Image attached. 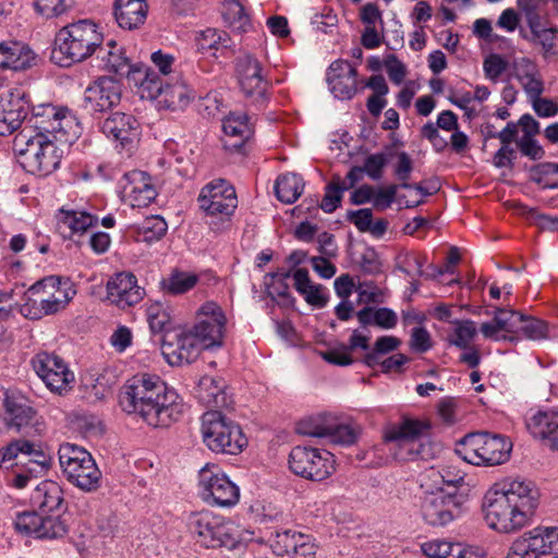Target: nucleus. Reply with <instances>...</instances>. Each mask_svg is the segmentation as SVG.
Masks as SVG:
<instances>
[{
	"label": "nucleus",
	"mask_w": 558,
	"mask_h": 558,
	"mask_svg": "<svg viewBox=\"0 0 558 558\" xmlns=\"http://www.w3.org/2000/svg\"><path fill=\"white\" fill-rule=\"evenodd\" d=\"M539 505V492L530 481L505 478L492 485L483 497L486 525L499 534H515L529 526Z\"/></svg>",
	"instance_id": "obj_1"
},
{
	"label": "nucleus",
	"mask_w": 558,
	"mask_h": 558,
	"mask_svg": "<svg viewBox=\"0 0 558 558\" xmlns=\"http://www.w3.org/2000/svg\"><path fill=\"white\" fill-rule=\"evenodd\" d=\"M75 294L69 279L48 276L27 289L20 313L28 319H40L64 310Z\"/></svg>",
	"instance_id": "obj_2"
},
{
	"label": "nucleus",
	"mask_w": 558,
	"mask_h": 558,
	"mask_svg": "<svg viewBox=\"0 0 558 558\" xmlns=\"http://www.w3.org/2000/svg\"><path fill=\"white\" fill-rule=\"evenodd\" d=\"M48 134L22 129L14 136L13 150L23 169L40 177L49 175L60 166L62 154Z\"/></svg>",
	"instance_id": "obj_3"
},
{
	"label": "nucleus",
	"mask_w": 558,
	"mask_h": 558,
	"mask_svg": "<svg viewBox=\"0 0 558 558\" xmlns=\"http://www.w3.org/2000/svg\"><path fill=\"white\" fill-rule=\"evenodd\" d=\"M102 41L104 36L98 25L90 20H81L63 26L57 33L53 58L60 53L58 62L62 66H68L89 58Z\"/></svg>",
	"instance_id": "obj_4"
},
{
	"label": "nucleus",
	"mask_w": 558,
	"mask_h": 558,
	"mask_svg": "<svg viewBox=\"0 0 558 558\" xmlns=\"http://www.w3.org/2000/svg\"><path fill=\"white\" fill-rule=\"evenodd\" d=\"M187 527L195 542L204 548L233 549L241 542L239 526L230 519L210 510L192 513Z\"/></svg>",
	"instance_id": "obj_5"
},
{
	"label": "nucleus",
	"mask_w": 558,
	"mask_h": 558,
	"mask_svg": "<svg viewBox=\"0 0 558 558\" xmlns=\"http://www.w3.org/2000/svg\"><path fill=\"white\" fill-rule=\"evenodd\" d=\"M512 450L511 440L502 435L472 433L456 444L454 452L473 465H499L507 462Z\"/></svg>",
	"instance_id": "obj_6"
},
{
	"label": "nucleus",
	"mask_w": 558,
	"mask_h": 558,
	"mask_svg": "<svg viewBox=\"0 0 558 558\" xmlns=\"http://www.w3.org/2000/svg\"><path fill=\"white\" fill-rule=\"evenodd\" d=\"M60 469L66 481L84 493L96 492L102 474L93 456L83 447L65 442L58 450Z\"/></svg>",
	"instance_id": "obj_7"
},
{
	"label": "nucleus",
	"mask_w": 558,
	"mask_h": 558,
	"mask_svg": "<svg viewBox=\"0 0 558 558\" xmlns=\"http://www.w3.org/2000/svg\"><path fill=\"white\" fill-rule=\"evenodd\" d=\"M432 422L427 417L404 416L402 421L391 426L385 433V440L395 444L396 459L401 461L426 459V444L423 439L429 436Z\"/></svg>",
	"instance_id": "obj_8"
},
{
	"label": "nucleus",
	"mask_w": 558,
	"mask_h": 558,
	"mask_svg": "<svg viewBox=\"0 0 558 558\" xmlns=\"http://www.w3.org/2000/svg\"><path fill=\"white\" fill-rule=\"evenodd\" d=\"M202 436L207 448L217 453L238 454L247 445L241 427L217 410L203 414Z\"/></svg>",
	"instance_id": "obj_9"
},
{
	"label": "nucleus",
	"mask_w": 558,
	"mask_h": 558,
	"mask_svg": "<svg viewBox=\"0 0 558 558\" xmlns=\"http://www.w3.org/2000/svg\"><path fill=\"white\" fill-rule=\"evenodd\" d=\"M155 396H150L135 416L155 428L169 427L183 414L184 404L179 393L165 381L157 384Z\"/></svg>",
	"instance_id": "obj_10"
},
{
	"label": "nucleus",
	"mask_w": 558,
	"mask_h": 558,
	"mask_svg": "<svg viewBox=\"0 0 558 558\" xmlns=\"http://www.w3.org/2000/svg\"><path fill=\"white\" fill-rule=\"evenodd\" d=\"M198 494L207 505L232 508L240 500V488L217 464L207 463L198 471Z\"/></svg>",
	"instance_id": "obj_11"
},
{
	"label": "nucleus",
	"mask_w": 558,
	"mask_h": 558,
	"mask_svg": "<svg viewBox=\"0 0 558 558\" xmlns=\"http://www.w3.org/2000/svg\"><path fill=\"white\" fill-rule=\"evenodd\" d=\"M290 471L304 480L322 482L336 472V460L331 452L308 446H295L289 453Z\"/></svg>",
	"instance_id": "obj_12"
},
{
	"label": "nucleus",
	"mask_w": 558,
	"mask_h": 558,
	"mask_svg": "<svg viewBox=\"0 0 558 558\" xmlns=\"http://www.w3.org/2000/svg\"><path fill=\"white\" fill-rule=\"evenodd\" d=\"M506 558H558V525L539 524L510 545Z\"/></svg>",
	"instance_id": "obj_13"
},
{
	"label": "nucleus",
	"mask_w": 558,
	"mask_h": 558,
	"mask_svg": "<svg viewBox=\"0 0 558 558\" xmlns=\"http://www.w3.org/2000/svg\"><path fill=\"white\" fill-rule=\"evenodd\" d=\"M1 421H3L1 432L7 428L25 434L31 439H40L47 432L44 417L39 415L31 401L22 396L11 395Z\"/></svg>",
	"instance_id": "obj_14"
},
{
	"label": "nucleus",
	"mask_w": 558,
	"mask_h": 558,
	"mask_svg": "<svg viewBox=\"0 0 558 558\" xmlns=\"http://www.w3.org/2000/svg\"><path fill=\"white\" fill-rule=\"evenodd\" d=\"M33 369L53 393L64 395L72 389L74 373L66 362L53 352L41 351L31 361Z\"/></svg>",
	"instance_id": "obj_15"
},
{
	"label": "nucleus",
	"mask_w": 558,
	"mask_h": 558,
	"mask_svg": "<svg viewBox=\"0 0 558 558\" xmlns=\"http://www.w3.org/2000/svg\"><path fill=\"white\" fill-rule=\"evenodd\" d=\"M226 326L227 317L221 306L207 301L196 311L195 324L190 328L205 347L211 349L223 344Z\"/></svg>",
	"instance_id": "obj_16"
},
{
	"label": "nucleus",
	"mask_w": 558,
	"mask_h": 558,
	"mask_svg": "<svg viewBox=\"0 0 558 558\" xmlns=\"http://www.w3.org/2000/svg\"><path fill=\"white\" fill-rule=\"evenodd\" d=\"M198 204L208 216L230 218L238 207L235 189L223 179L213 180L202 189Z\"/></svg>",
	"instance_id": "obj_17"
},
{
	"label": "nucleus",
	"mask_w": 558,
	"mask_h": 558,
	"mask_svg": "<svg viewBox=\"0 0 558 558\" xmlns=\"http://www.w3.org/2000/svg\"><path fill=\"white\" fill-rule=\"evenodd\" d=\"M420 509L423 520L432 526H444L461 512L458 495L444 488L426 492L421 499Z\"/></svg>",
	"instance_id": "obj_18"
},
{
	"label": "nucleus",
	"mask_w": 558,
	"mask_h": 558,
	"mask_svg": "<svg viewBox=\"0 0 558 558\" xmlns=\"http://www.w3.org/2000/svg\"><path fill=\"white\" fill-rule=\"evenodd\" d=\"M163 380L156 374L137 373L129 378L122 386L119 395V404L128 413L136 415L150 396H155L157 384Z\"/></svg>",
	"instance_id": "obj_19"
},
{
	"label": "nucleus",
	"mask_w": 558,
	"mask_h": 558,
	"mask_svg": "<svg viewBox=\"0 0 558 558\" xmlns=\"http://www.w3.org/2000/svg\"><path fill=\"white\" fill-rule=\"evenodd\" d=\"M75 126V119L68 109L57 108L52 105L43 106L27 120L22 129L34 130L35 133L48 134L50 137L60 140L70 135Z\"/></svg>",
	"instance_id": "obj_20"
},
{
	"label": "nucleus",
	"mask_w": 558,
	"mask_h": 558,
	"mask_svg": "<svg viewBox=\"0 0 558 558\" xmlns=\"http://www.w3.org/2000/svg\"><path fill=\"white\" fill-rule=\"evenodd\" d=\"M28 112V100L25 92L11 88L0 95V135L8 136L22 130Z\"/></svg>",
	"instance_id": "obj_21"
},
{
	"label": "nucleus",
	"mask_w": 558,
	"mask_h": 558,
	"mask_svg": "<svg viewBox=\"0 0 558 558\" xmlns=\"http://www.w3.org/2000/svg\"><path fill=\"white\" fill-rule=\"evenodd\" d=\"M107 300L114 306L125 310L138 304L145 291L138 286L132 272L121 271L109 278L106 284Z\"/></svg>",
	"instance_id": "obj_22"
},
{
	"label": "nucleus",
	"mask_w": 558,
	"mask_h": 558,
	"mask_svg": "<svg viewBox=\"0 0 558 558\" xmlns=\"http://www.w3.org/2000/svg\"><path fill=\"white\" fill-rule=\"evenodd\" d=\"M20 454L28 457L31 462L41 468L50 465L51 458L47 453V446L40 439L20 438L0 449V468H12Z\"/></svg>",
	"instance_id": "obj_23"
},
{
	"label": "nucleus",
	"mask_w": 558,
	"mask_h": 558,
	"mask_svg": "<svg viewBox=\"0 0 558 558\" xmlns=\"http://www.w3.org/2000/svg\"><path fill=\"white\" fill-rule=\"evenodd\" d=\"M101 131L112 138L121 149L131 153L140 140V123L132 114L114 112L101 124Z\"/></svg>",
	"instance_id": "obj_24"
},
{
	"label": "nucleus",
	"mask_w": 558,
	"mask_h": 558,
	"mask_svg": "<svg viewBox=\"0 0 558 558\" xmlns=\"http://www.w3.org/2000/svg\"><path fill=\"white\" fill-rule=\"evenodd\" d=\"M121 94L122 88L118 81L101 76L85 89V109L90 112L110 110L120 102Z\"/></svg>",
	"instance_id": "obj_25"
},
{
	"label": "nucleus",
	"mask_w": 558,
	"mask_h": 558,
	"mask_svg": "<svg viewBox=\"0 0 558 558\" xmlns=\"http://www.w3.org/2000/svg\"><path fill=\"white\" fill-rule=\"evenodd\" d=\"M236 73L239 84L246 97L254 101L263 100L268 90V81L263 75L259 61L252 56L238 59Z\"/></svg>",
	"instance_id": "obj_26"
},
{
	"label": "nucleus",
	"mask_w": 558,
	"mask_h": 558,
	"mask_svg": "<svg viewBox=\"0 0 558 558\" xmlns=\"http://www.w3.org/2000/svg\"><path fill=\"white\" fill-rule=\"evenodd\" d=\"M207 349L208 347H205L191 328L178 333L175 343L163 342V354L171 365L190 364L199 356L203 350Z\"/></svg>",
	"instance_id": "obj_27"
},
{
	"label": "nucleus",
	"mask_w": 558,
	"mask_h": 558,
	"mask_svg": "<svg viewBox=\"0 0 558 558\" xmlns=\"http://www.w3.org/2000/svg\"><path fill=\"white\" fill-rule=\"evenodd\" d=\"M525 426L534 438L545 441L550 449L558 451V408L529 414Z\"/></svg>",
	"instance_id": "obj_28"
},
{
	"label": "nucleus",
	"mask_w": 558,
	"mask_h": 558,
	"mask_svg": "<svg viewBox=\"0 0 558 558\" xmlns=\"http://www.w3.org/2000/svg\"><path fill=\"white\" fill-rule=\"evenodd\" d=\"M97 59L99 60V68L105 72L112 73L119 76H131L133 70L138 64H133L126 56L125 50L114 40H109L98 48Z\"/></svg>",
	"instance_id": "obj_29"
},
{
	"label": "nucleus",
	"mask_w": 558,
	"mask_h": 558,
	"mask_svg": "<svg viewBox=\"0 0 558 558\" xmlns=\"http://www.w3.org/2000/svg\"><path fill=\"white\" fill-rule=\"evenodd\" d=\"M124 195L132 207H147L157 196L150 177L140 170H133L124 175Z\"/></svg>",
	"instance_id": "obj_30"
},
{
	"label": "nucleus",
	"mask_w": 558,
	"mask_h": 558,
	"mask_svg": "<svg viewBox=\"0 0 558 558\" xmlns=\"http://www.w3.org/2000/svg\"><path fill=\"white\" fill-rule=\"evenodd\" d=\"M226 136L225 147L230 150H239L252 136L253 130L245 113L231 112L222 122Z\"/></svg>",
	"instance_id": "obj_31"
},
{
	"label": "nucleus",
	"mask_w": 558,
	"mask_h": 558,
	"mask_svg": "<svg viewBox=\"0 0 558 558\" xmlns=\"http://www.w3.org/2000/svg\"><path fill=\"white\" fill-rule=\"evenodd\" d=\"M513 75L529 97L541 96L544 81L538 65L530 58L522 57L513 63Z\"/></svg>",
	"instance_id": "obj_32"
},
{
	"label": "nucleus",
	"mask_w": 558,
	"mask_h": 558,
	"mask_svg": "<svg viewBox=\"0 0 558 558\" xmlns=\"http://www.w3.org/2000/svg\"><path fill=\"white\" fill-rule=\"evenodd\" d=\"M35 61L34 52L19 41L0 43V68L22 71L31 68Z\"/></svg>",
	"instance_id": "obj_33"
},
{
	"label": "nucleus",
	"mask_w": 558,
	"mask_h": 558,
	"mask_svg": "<svg viewBox=\"0 0 558 558\" xmlns=\"http://www.w3.org/2000/svg\"><path fill=\"white\" fill-rule=\"evenodd\" d=\"M148 12L146 0H116L114 16L120 27L136 29L144 24Z\"/></svg>",
	"instance_id": "obj_34"
},
{
	"label": "nucleus",
	"mask_w": 558,
	"mask_h": 558,
	"mask_svg": "<svg viewBox=\"0 0 558 558\" xmlns=\"http://www.w3.org/2000/svg\"><path fill=\"white\" fill-rule=\"evenodd\" d=\"M129 82L137 87L141 98L149 100L160 99L165 87L159 74L144 64L133 70Z\"/></svg>",
	"instance_id": "obj_35"
},
{
	"label": "nucleus",
	"mask_w": 558,
	"mask_h": 558,
	"mask_svg": "<svg viewBox=\"0 0 558 558\" xmlns=\"http://www.w3.org/2000/svg\"><path fill=\"white\" fill-rule=\"evenodd\" d=\"M58 227L61 231L68 230V235H82L89 228L98 223V217L81 209L61 208L57 215Z\"/></svg>",
	"instance_id": "obj_36"
},
{
	"label": "nucleus",
	"mask_w": 558,
	"mask_h": 558,
	"mask_svg": "<svg viewBox=\"0 0 558 558\" xmlns=\"http://www.w3.org/2000/svg\"><path fill=\"white\" fill-rule=\"evenodd\" d=\"M293 286L295 290L304 298V300L315 307H324L328 302L326 288L322 284L314 283L308 270L305 268H296L292 271Z\"/></svg>",
	"instance_id": "obj_37"
},
{
	"label": "nucleus",
	"mask_w": 558,
	"mask_h": 558,
	"mask_svg": "<svg viewBox=\"0 0 558 558\" xmlns=\"http://www.w3.org/2000/svg\"><path fill=\"white\" fill-rule=\"evenodd\" d=\"M195 393L198 401L208 408L220 409L229 404L222 379L203 376Z\"/></svg>",
	"instance_id": "obj_38"
},
{
	"label": "nucleus",
	"mask_w": 558,
	"mask_h": 558,
	"mask_svg": "<svg viewBox=\"0 0 558 558\" xmlns=\"http://www.w3.org/2000/svg\"><path fill=\"white\" fill-rule=\"evenodd\" d=\"M64 501L63 489L54 481L41 482L32 495V502L43 512L58 510Z\"/></svg>",
	"instance_id": "obj_39"
},
{
	"label": "nucleus",
	"mask_w": 558,
	"mask_h": 558,
	"mask_svg": "<svg viewBox=\"0 0 558 558\" xmlns=\"http://www.w3.org/2000/svg\"><path fill=\"white\" fill-rule=\"evenodd\" d=\"M421 548L428 558H480L472 548L441 539L425 542Z\"/></svg>",
	"instance_id": "obj_40"
},
{
	"label": "nucleus",
	"mask_w": 558,
	"mask_h": 558,
	"mask_svg": "<svg viewBox=\"0 0 558 558\" xmlns=\"http://www.w3.org/2000/svg\"><path fill=\"white\" fill-rule=\"evenodd\" d=\"M230 44L229 35L216 28L202 31L196 37L197 51L214 58L225 54Z\"/></svg>",
	"instance_id": "obj_41"
},
{
	"label": "nucleus",
	"mask_w": 558,
	"mask_h": 558,
	"mask_svg": "<svg viewBox=\"0 0 558 558\" xmlns=\"http://www.w3.org/2000/svg\"><path fill=\"white\" fill-rule=\"evenodd\" d=\"M305 183L296 173L287 172L280 174L275 183L277 198L284 204H293L302 195Z\"/></svg>",
	"instance_id": "obj_42"
},
{
	"label": "nucleus",
	"mask_w": 558,
	"mask_h": 558,
	"mask_svg": "<svg viewBox=\"0 0 558 558\" xmlns=\"http://www.w3.org/2000/svg\"><path fill=\"white\" fill-rule=\"evenodd\" d=\"M335 424V415L320 413L301 420L296 425V432L310 437H327L331 433Z\"/></svg>",
	"instance_id": "obj_43"
},
{
	"label": "nucleus",
	"mask_w": 558,
	"mask_h": 558,
	"mask_svg": "<svg viewBox=\"0 0 558 558\" xmlns=\"http://www.w3.org/2000/svg\"><path fill=\"white\" fill-rule=\"evenodd\" d=\"M199 277L193 272L174 269L160 282L163 292L180 295L191 291L198 282Z\"/></svg>",
	"instance_id": "obj_44"
},
{
	"label": "nucleus",
	"mask_w": 558,
	"mask_h": 558,
	"mask_svg": "<svg viewBox=\"0 0 558 558\" xmlns=\"http://www.w3.org/2000/svg\"><path fill=\"white\" fill-rule=\"evenodd\" d=\"M520 36L532 45L539 46L544 57H551L558 52V28L542 27L533 34L520 31Z\"/></svg>",
	"instance_id": "obj_45"
},
{
	"label": "nucleus",
	"mask_w": 558,
	"mask_h": 558,
	"mask_svg": "<svg viewBox=\"0 0 558 558\" xmlns=\"http://www.w3.org/2000/svg\"><path fill=\"white\" fill-rule=\"evenodd\" d=\"M168 230L166 220L160 216L147 217L136 227V240L154 243L161 240Z\"/></svg>",
	"instance_id": "obj_46"
},
{
	"label": "nucleus",
	"mask_w": 558,
	"mask_h": 558,
	"mask_svg": "<svg viewBox=\"0 0 558 558\" xmlns=\"http://www.w3.org/2000/svg\"><path fill=\"white\" fill-rule=\"evenodd\" d=\"M222 17L233 29L245 32L250 26V16L238 0H228L222 4Z\"/></svg>",
	"instance_id": "obj_47"
},
{
	"label": "nucleus",
	"mask_w": 558,
	"mask_h": 558,
	"mask_svg": "<svg viewBox=\"0 0 558 558\" xmlns=\"http://www.w3.org/2000/svg\"><path fill=\"white\" fill-rule=\"evenodd\" d=\"M191 100L189 88L184 84L165 85L159 104L178 110L184 108Z\"/></svg>",
	"instance_id": "obj_48"
},
{
	"label": "nucleus",
	"mask_w": 558,
	"mask_h": 558,
	"mask_svg": "<svg viewBox=\"0 0 558 558\" xmlns=\"http://www.w3.org/2000/svg\"><path fill=\"white\" fill-rule=\"evenodd\" d=\"M475 323L472 320H458L453 330L448 335V342L460 349H468L476 336Z\"/></svg>",
	"instance_id": "obj_49"
},
{
	"label": "nucleus",
	"mask_w": 558,
	"mask_h": 558,
	"mask_svg": "<svg viewBox=\"0 0 558 558\" xmlns=\"http://www.w3.org/2000/svg\"><path fill=\"white\" fill-rule=\"evenodd\" d=\"M68 533V525L60 515H43L39 522L36 537L54 539L63 537Z\"/></svg>",
	"instance_id": "obj_50"
},
{
	"label": "nucleus",
	"mask_w": 558,
	"mask_h": 558,
	"mask_svg": "<svg viewBox=\"0 0 558 558\" xmlns=\"http://www.w3.org/2000/svg\"><path fill=\"white\" fill-rule=\"evenodd\" d=\"M71 0H33L34 12L44 19H56L66 14Z\"/></svg>",
	"instance_id": "obj_51"
},
{
	"label": "nucleus",
	"mask_w": 558,
	"mask_h": 558,
	"mask_svg": "<svg viewBox=\"0 0 558 558\" xmlns=\"http://www.w3.org/2000/svg\"><path fill=\"white\" fill-rule=\"evenodd\" d=\"M340 184V175L336 174L331 178L330 182L325 187V194L320 203V208L325 213L335 211L341 204L343 193Z\"/></svg>",
	"instance_id": "obj_52"
},
{
	"label": "nucleus",
	"mask_w": 558,
	"mask_h": 558,
	"mask_svg": "<svg viewBox=\"0 0 558 558\" xmlns=\"http://www.w3.org/2000/svg\"><path fill=\"white\" fill-rule=\"evenodd\" d=\"M519 333L530 340H543L548 336V326L542 319L522 314V320L519 323Z\"/></svg>",
	"instance_id": "obj_53"
},
{
	"label": "nucleus",
	"mask_w": 558,
	"mask_h": 558,
	"mask_svg": "<svg viewBox=\"0 0 558 558\" xmlns=\"http://www.w3.org/2000/svg\"><path fill=\"white\" fill-rule=\"evenodd\" d=\"M146 315L153 332H161L170 324V315L160 302L150 303L147 306Z\"/></svg>",
	"instance_id": "obj_54"
},
{
	"label": "nucleus",
	"mask_w": 558,
	"mask_h": 558,
	"mask_svg": "<svg viewBox=\"0 0 558 558\" xmlns=\"http://www.w3.org/2000/svg\"><path fill=\"white\" fill-rule=\"evenodd\" d=\"M499 329L506 333H519V323L522 314L512 310L498 308L494 316ZM515 338H519L517 336Z\"/></svg>",
	"instance_id": "obj_55"
},
{
	"label": "nucleus",
	"mask_w": 558,
	"mask_h": 558,
	"mask_svg": "<svg viewBox=\"0 0 558 558\" xmlns=\"http://www.w3.org/2000/svg\"><path fill=\"white\" fill-rule=\"evenodd\" d=\"M301 535L302 533L290 530L277 533L272 543L274 551L278 556H291Z\"/></svg>",
	"instance_id": "obj_56"
},
{
	"label": "nucleus",
	"mask_w": 558,
	"mask_h": 558,
	"mask_svg": "<svg viewBox=\"0 0 558 558\" xmlns=\"http://www.w3.org/2000/svg\"><path fill=\"white\" fill-rule=\"evenodd\" d=\"M327 80L331 92L337 98L350 99L354 96L356 90V77L347 76L339 78L338 76H328Z\"/></svg>",
	"instance_id": "obj_57"
},
{
	"label": "nucleus",
	"mask_w": 558,
	"mask_h": 558,
	"mask_svg": "<svg viewBox=\"0 0 558 558\" xmlns=\"http://www.w3.org/2000/svg\"><path fill=\"white\" fill-rule=\"evenodd\" d=\"M39 522H41V514L35 511H25L16 515L14 526L17 532L36 537Z\"/></svg>",
	"instance_id": "obj_58"
},
{
	"label": "nucleus",
	"mask_w": 558,
	"mask_h": 558,
	"mask_svg": "<svg viewBox=\"0 0 558 558\" xmlns=\"http://www.w3.org/2000/svg\"><path fill=\"white\" fill-rule=\"evenodd\" d=\"M410 349L415 353H425L433 347L430 333L423 326H416L411 330Z\"/></svg>",
	"instance_id": "obj_59"
},
{
	"label": "nucleus",
	"mask_w": 558,
	"mask_h": 558,
	"mask_svg": "<svg viewBox=\"0 0 558 558\" xmlns=\"http://www.w3.org/2000/svg\"><path fill=\"white\" fill-rule=\"evenodd\" d=\"M328 438L333 444L349 446L356 441L355 430L345 424H341L337 416H335V424Z\"/></svg>",
	"instance_id": "obj_60"
},
{
	"label": "nucleus",
	"mask_w": 558,
	"mask_h": 558,
	"mask_svg": "<svg viewBox=\"0 0 558 558\" xmlns=\"http://www.w3.org/2000/svg\"><path fill=\"white\" fill-rule=\"evenodd\" d=\"M387 165L386 155L383 153L373 154L366 157L363 167L365 172L371 179L379 180L383 177L384 168Z\"/></svg>",
	"instance_id": "obj_61"
},
{
	"label": "nucleus",
	"mask_w": 558,
	"mask_h": 558,
	"mask_svg": "<svg viewBox=\"0 0 558 558\" xmlns=\"http://www.w3.org/2000/svg\"><path fill=\"white\" fill-rule=\"evenodd\" d=\"M360 20L364 27H384L383 13L376 3L368 2L360 10Z\"/></svg>",
	"instance_id": "obj_62"
},
{
	"label": "nucleus",
	"mask_w": 558,
	"mask_h": 558,
	"mask_svg": "<svg viewBox=\"0 0 558 558\" xmlns=\"http://www.w3.org/2000/svg\"><path fill=\"white\" fill-rule=\"evenodd\" d=\"M483 69L485 72V76L493 81L497 82L500 75L507 69V61L499 54H490L488 56L483 63Z\"/></svg>",
	"instance_id": "obj_63"
},
{
	"label": "nucleus",
	"mask_w": 558,
	"mask_h": 558,
	"mask_svg": "<svg viewBox=\"0 0 558 558\" xmlns=\"http://www.w3.org/2000/svg\"><path fill=\"white\" fill-rule=\"evenodd\" d=\"M398 192V185L391 184L386 187H375L373 205L379 210H385L395 202Z\"/></svg>",
	"instance_id": "obj_64"
}]
</instances>
